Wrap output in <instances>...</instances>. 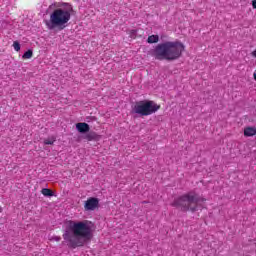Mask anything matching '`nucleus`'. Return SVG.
Wrapping results in <instances>:
<instances>
[{"instance_id": "nucleus-1", "label": "nucleus", "mask_w": 256, "mask_h": 256, "mask_svg": "<svg viewBox=\"0 0 256 256\" xmlns=\"http://www.w3.org/2000/svg\"><path fill=\"white\" fill-rule=\"evenodd\" d=\"M69 228L73 233L69 239V247H72V249L83 247L85 243L93 238L91 226H89V221L87 220L82 222L71 221Z\"/></svg>"}, {"instance_id": "nucleus-2", "label": "nucleus", "mask_w": 256, "mask_h": 256, "mask_svg": "<svg viewBox=\"0 0 256 256\" xmlns=\"http://www.w3.org/2000/svg\"><path fill=\"white\" fill-rule=\"evenodd\" d=\"M206 199L201 195L197 194L195 191H190L185 193L182 196H179L174 199L171 203V207H175L179 209L183 213H187V211H191V213H195L203 207V203H205Z\"/></svg>"}, {"instance_id": "nucleus-3", "label": "nucleus", "mask_w": 256, "mask_h": 256, "mask_svg": "<svg viewBox=\"0 0 256 256\" xmlns=\"http://www.w3.org/2000/svg\"><path fill=\"white\" fill-rule=\"evenodd\" d=\"M161 109V106L153 100H141L134 104L132 107V113L140 115L141 117H147L157 113V110Z\"/></svg>"}, {"instance_id": "nucleus-4", "label": "nucleus", "mask_w": 256, "mask_h": 256, "mask_svg": "<svg viewBox=\"0 0 256 256\" xmlns=\"http://www.w3.org/2000/svg\"><path fill=\"white\" fill-rule=\"evenodd\" d=\"M48 29H57L65 25V11L61 9H56L50 15V20L46 21Z\"/></svg>"}, {"instance_id": "nucleus-5", "label": "nucleus", "mask_w": 256, "mask_h": 256, "mask_svg": "<svg viewBox=\"0 0 256 256\" xmlns=\"http://www.w3.org/2000/svg\"><path fill=\"white\" fill-rule=\"evenodd\" d=\"M168 51V61H175L181 57L183 51H185V45L179 41L166 42Z\"/></svg>"}, {"instance_id": "nucleus-6", "label": "nucleus", "mask_w": 256, "mask_h": 256, "mask_svg": "<svg viewBox=\"0 0 256 256\" xmlns=\"http://www.w3.org/2000/svg\"><path fill=\"white\" fill-rule=\"evenodd\" d=\"M150 55L158 61H168L167 42L158 44L154 49L150 51Z\"/></svg>"}, {"instance_id": "nucleus-7", "label": "nucleus", "mask_w": 256, "mask_h": 256, "mask_svg": "<svg viewBox=\"0 0 256 256\" xmlns=\"http://www.w3.org/2000/svg\"><path fill=\"white\" fill-rule=\"evenodd\" d=\"M99 207V198L90 197L88 201L85 202V211H95Z\"/></svg>"}, {"instance_id": "nucleus-8", "label": "nucleus", "mask_w": 256, "mask_h": 256, "mask_svg": "<svg viewBox=\"0 0 256 256\" xmlns=\"http://www.w3.org/2000/svg\"><path fill=\"white\" fill-rule=\"evenodd\" d=\"M75 15V10H73V6L71 4L66 3L65 4V23H68L69 19L71 17H74Z\"/></svg>"}, {"instance_id": "nucleus-9", "label": "nucleus", "mask_w": 256, "mask_h": 256, "mask_svg": "<svg viewBox=\"0 0 256 256\" xmlns=\"http://www.w3.org/2000/svg\"><path fill=\"white\" fill-rule=\"evenodd\" d=\"M76 129L79 133H89L91 127H89V124L85 122H79L76 124Z\"/></svg>"}, {"instance_id": "nucleus-10", "label": "nucleus", "mask_w": 256, "mask_h": 256, "mask_svg": "<svg viewBox=\"0 0 256 256\" xmlns=\"http://www.w3.org/2000/svg\"><path fill=\"white\" fill-rule=\"evenodd\" d=\"M84 139H86V141H99L101 139V135L91 131L84 136Z\"/></svg>"}, {"instance_id": "nucleus-11", "label": "nucleus", "mask_w": 256, "mask_h": 256, "mask_svg": "<svg viewBox=\"0 0 256 256\" xmlns=\"http://www.w3.org/2000/svg\"><path fill=\"white\" fill-rule=\"evenodd\" d=\"M256 135V127H246L244 129V136L245 137H253Z\"/></svg>"}, {"instance_id": "nucleus-12", "label": "nucleus", "mask_w": 256, "mask_h": 256, "mask_svg": "<svg viewBox=\"0 0 256 256\" xmlns=\"http://www.w3.org/2000/svg\"><path fill=\"white\" fill-rule=\"evenodd\" d=\"M41 193L44 195V197H53V192L49 188H43Z\"/></svg>"}, {"instance_id": "nucleus-13", "label": "nucleus", "mask_w": 256, "mask_h": 256, "mask_svg": "<svg viewBox=\"0 0 256 256\" xmlns=\"http://www.w3.org/2000/svg\"><path fill=\"white\" fill-rule=\"evenodd\" d=\"M56 138L55 136L49 137L44 139V145H53V143H55Z\"/></svg>"}, {"instance_id": "nucleus-14", "label": "nucleus", "mask_w": 256, "mask_h": 256, "mask_svg": "<svg viewBox=\"0 0 256 256\" xmlns=\"http://www.w3.org/2000/svg\"><path fill=\"white\" fill-rule=\"evenodd\" d=\"M158 41H159L158 35H151L148 37V40H147L148 43H157Z\"/></svg>"}, {"instance_id": "nucleus-15", "label": "nucleus", "mask_w": 256, "mask_h": 256, "mask_svg": "<svg viewBox=\"0 0 256 256\" xmlns=\"http://www.w3.org/2000/svg\"><path fill=\"white\" fill-rule=\"evenodd\" d=\"M31 57H33V50L26 51L22 56L24 59H31Z\"/></svg>"}, {"instance_id": "nucleus-16", "label": "nucleus", "mask_w": 256, "mask_h": 256, "mask_svg": "<svg viewBox=\"0 0 256 256\" xmlns=\"http://www.w3.org/2000/svg\"><path fill=\"white\" fill-rule=\"evenodd\" d=\"M13 48H14L16 51H21V44L19 43V41H14V43H13Z\"/></svg>"}, {"instance_id": "nucleus-17", "label": "nucleus", "mask_w": 256, "mask_h": 256, "mask_svg": "<svg viewBox=\"0 0 256 256\" xmlns=\"http://www.w3.org/2000/svg\"><path fill=\"white\" fill-rule=\"evenodd\" d=\"M50 241H61V237L53 236L52 238H50Z\"/></svg>"}, {"instance_id": "nucleus-18", "label": "nucleus", "mask_w": 256, "mask_h": 256, "mask_svg": "<svg viewBox=\"0 0 256 256\" xmlns=\"http://www.w3.org/2000/svg\"><path fill=\"white\" fill-rule=\"evenodd\" d=\"M252 7L253 9H256V0H252Z\"/></svg>"}, {"instance_id": "nucleus-19", "label": "nucleus", "mask_w": 256, "mask_h": 256, "mask_svg": "<svg viewBox=\"0 0 256 256\" xmlns=\"http://www.w3.org/2000/svg\"><path fill=\"white\" fill-rule=\"evenodd\" d=\"M252 57H255L256 59V49L252 52Z\"/></svg>"}, {"instance_id": "nucleus-20", "label": "nucleus", "mask_w": 256, "mask_h": 256, "mask_svg": "<svg viewBox=\"0 0 256 256\" xmlns=\"http://www.w3.org/2000/svg\"><path fill=\"white\" fill-rule=\"evenodd\" d=\"M132 37L135 39V37H137V34H132Z\"/></svg>"}, {"instance_id": "nucleus-21", "label": "nucleus", "mask_w": 256, "mask_h": 256, "mask_svg": "<svg viewBox=\"0 0 256 256\" xmlns=\"http://www.w3.org/2000/svg\"><path fill=\"white\" fill-rule=\"evenodd\" d=\"M254 79H255V81H256V73H254Z\"/></svg>"}]
</instances>
